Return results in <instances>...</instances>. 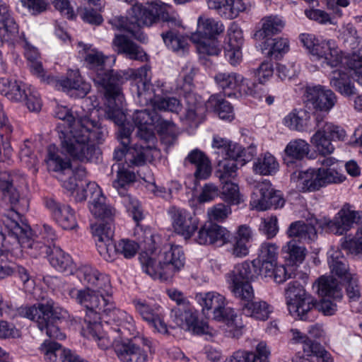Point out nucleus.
Returning a JSON list of instances; mask_svg holds the SVG:
<instances>
[{
    "label": "nucleus",
    "mask_w": 362,
    "mask_h": 362,
    "mask_svg": "<svg viewBox=\"0 0 362 362\" xmlns=\"http://www.w3.org/2000/svg\"><path fill=\"white\" fill-rule=\"evenodd\" d=\"M282 253L289 264H298L304 261L307 250L299 245L295 240H291L282 247Z\"/></svg>",
    "instance_id": "3c124183"
},
{
    "label": "nucleus",
    "mask_w": 362,
    "mask_h": 362,
    "mask_svg": "<svg viewBox=\"0 0 362 362\" xmlns=\"http://www.w3.org/2000/svg\"><path fill=\"white\" fill-rule=\"evenodd\" d=\"M237 159L225 158L223 160L218 162L216 175L221 182L227 181L229 178H234L236 176L238 170Z\"/></svg>",
    "instance_id": "680f3d73"
},
{
    "label": "nucleus",
    "mask_w": 362,
    "mask_h": 362,
    "mask_svg": "<svg viewBox=\"0 0 362 362\" xmlns=\"http://www.w3.org/2000/svg\"><path fill=\"white\" fill-rule=\"evenodd\" d=\"M61 149L62 148H61ZM62 153L68 156L63 150H62V152H59L55 145H49L48 146L47 155L45 159L48 170L59 173L70 170L71 161L69 158H63L62 156ZM71 158H74L72 156Z\"/></svg>",
    "instance_id": "4c0bfd02"
},
{
    "label": "nucleus",
    "mask_w": 362,
    "mask_h": 362,
    "mask_svg": "<svg viewBox=\"0 0 362 362\" xmlns=\"http://www.w3.org/2000/svg\"><path fill=\"white\" fill-rule=\"evenodd\" d=\"M315 132L310 137L311 144L321 156H326L333 153L335 148L332 141H344L346 132L333 123L324 121L319 113L315 114Z\"/></svg>",
    "instance_id": "1a4fd4ad"
},
{
    "label": "nucleus",
    "mask_w": 362,
    "mask_h": 362,
    "mask_svg": "<svg viewBox=\"0 0 362 362\" xmlns=\"http://www.w3.org/2000/svg\"><path fill=\"white\" fill-rule=\"evenodd\" d=\"M313 287L316 288V292L322 298L340 299L342 297L338 281L332 276H322L320 277Z\"/></svg>",
    "instance_id": "a19ab883"
},
{
    "label": "nucleus",
    "mask_w": 362,
    "mask_h": 362,
    "mask_svg": "<svg viewBox=\"0 0 362 362\" xmlns=\"http://www.w3.org/2000/svg\"><path fill=\"white\" fill-rule=\"evenodd\" d=\"M168 214L174 231L185 240L190 239L198 229V220L187 210L173 206L169 208Z\"/></svg>",
    "instance_id": "6ab92c4d"
},
{
    "label": "nucleus",
    "mask_w": 362,
    "mask_h": 362,
    "mask_svg": "<svg viewBox=\"0 0 362 362\" xmlns=\"http://www.w3.org/2000/svg\"><path fill=\"white\" fill-rule=\"evenodd\" d=\"M231 235L226 228L215 224H205L200 228L195 238L199 245H214L221 247L230 241Z\"/></svg>",
    "instance_id": "a878e982"
},
{
    "label": "nucleus",
    "mask_w": 362,
    "mask_h": 362,
    "mask_svg": "<svg viewBox=\"0 0 362 362\" xmlns=\"http://www.w3.org/2000/svg\"><path fill=\"white\" fill-rule=\"evenodd\" d=\"M300 40L313 57L322 67H336L341 62L340 52L332 40H319L312 34H301Z\"/></svg>",
    "instance_id": "9d476101"
},
{
    "label": "nucleus",
    "mask_w": 362,
    "mask_h": 362,
    "mask_svg": "<svg viewBox=\"0 0 362 362\" xmlns=\"http://www.w3.org/2000/svg\"><path fill=\"white\" fill-rule=\"evenodd\" d=\"M98 104L97 98L93 96L83 99L81 110H76L74 113L66 106L56 107L55 117L68 124V129L59 134L60 146L74 159L90 161L95 152V144L105 140V128L91 117L98 112Z\"/></svg>",
    "instance_id": "f03ea898"
},
{
    "label": "nucleus",
    "mask_w": 362,
    "mask_h": 362,
    "mask_svg": "<svg viewBox=\"0 0 362 362\" xmlns=\"http://www.w3.org/2000/svg\"><path fill=\"white\" fill-rule=\"evenodd\" d=\"M253 171L260 175H275L279 170V163L269 152L260 154L253 162Z\"/></svg>",
    "instance_id": "ea45409f"
},
{
    "label": "nucleus",
    "mask_w": 362,
    "mask_h": 362,
    "mask_svg": "<svg viewBox=\"0 0 362 362\" xmlns=\"http://www.w3.org/2000/svg\"><path fill=\"white\" fill-rule=\"evenodd\" d=\"M157 113L156 111L147 109L136 110L132 116V120L138 129L137 136L147 143L154 144V134Z\"/></svg>",
    "instance_id": "393cba45"
},
{
    "label": "nucleus",
    "mask_w": 362,
    "mask_h": 362,
    "mask_svg": "<svg viewBox=\"0 0 362 362\" xmlns=\"http://www.w3.org/2000/svg\"><path fill=\"white\" fill-rule=\"evenodd\" d=\"M133 304L136 311L141 315V318L158 332L161 334L168 333V327L163 319L159 305H150L146 300L140 298L134 299Z\"/></svg>",
    "instance_id": "b1692460"
},
{
    "label": "nucleus",
    "mask_w": 362,
    "mask_h": 362,
    "mask_svg": "<svg viewBox=\"0 0 362 362\" xmlns=\"http://www.w3.org/2000/svg\"><path fill=\"white\" fill-rule=\"evenodd\" d=\"M127 78L131 82V91L136 101L141 105L151 104L154 110H159L177 112L181 110V104L175 97H160L156 93L155 86L161 88L163 83L157 81L154 85L151 83V76L150 69L144 66L137 69H129L127 71Z\"/></svg>",
    "instance_id": "39448f33"
},
{
    "label": "nucleus",
    "mask_w": 362,
    "mask_h": 362,
    "mask_svg": "<svg viewBox=\"0 0 362 362\" xmlns=\"http://www.w3.org/2000/svg\"><path fill=\"white\" fill-rule=\"evenodd\" d=\"M51 265L57 270L66 274H73L74 264L71 256L59 247L53 246L49 255Z\"/></svg>",
    "instance_id": "c03bdc74"
},
{
    "label": "nucleus",
    "mask_w": 362,
    "mask_h": 362,
    "mask_svg": "<svg viewBox=\"0 0 362 362\" xmlns=\"http://www.w3.org/2000/svg\"><path fill=\"white\" fill-rule=\"evenodd\" d=\"M190 163L196 167L194 175L200 180L207 179L211 174L210 160L206 155L198 149L192 151L186 158Z\"/></svg>",
    "instance_id": "79ce46f5"
},
{
    "label": "nucleus",
    "mask_w": 362,
    "mask_h": 362,
    "mask_svg": "<svg viewBox=\"0 0 362 362\" xmlns=\"http://www.w3.org/2000/svg\"><path fill=\"white\" fill-rule=\"evenodd\" d=\"M270 351L265 342H259L256 352L238 350L228 357L225 362H268Z\"/></svg>",
    "instance_id": "473e14b6"
},
{
    "label": "nucleus",
    "mask_w": 362,
    "mask_h": 362,
    "mask_svg": "<svg viewBox=\"0 0 362 362\" xmlns=\"http://www.w3.org/2000/svg\"><path fill=\"white\" fill-rule=\"evenodd\" d=\"M20 314L29 320L45 318V320L57 322L65 318L67 312L50 300L45 304L39 303L37 305L21 308Z\"/></svg>",
    "instance_id": "aec40b11"
},
{
    "label": "nucleus",
    "mask_w": 362,
    "mask_h": 362,
    "mask_svg": "<svg viewBox=\"0 0 362 362\" xmlns=\"http://www.w3.org/2000/svg\"><path fill=\"white\" fill-rule=\"evenodd\" d=\"M13 127L8 118L2 114L0 115V139L4 153L9 156L12 151L11 140L12 138Z\"/></svg>",
    "instance_id": "e2e57ef3"
},
{
    "label": "nucleus",
    "mask_w": 362,
    "mask_h": 362,
    "mask_svg": "<svg viewBox=\"0 0 362 362\" xmlns=\"http://www.w3.org/2000/svg\"><path fill=\"white\" fill-rule=\"evenodd\" d=\"M211 146L217 153L226 158H238L243 153L242 146L218 135L213 136Z\"/></svg>",
    "instance_id": "09e8293b"
},
{
    "label": "nucleus",
    "mask_w": 362,
    "mask_h": 362,
    "mask_svg": "<svg viewBox=\"0 0 362 362\" xmlns=\"http://www.w3.org/2000/svg\"><path fill=\"white\" fill-rule=\"evenodd\" d=\"M149 144L146 146L135 144L127 149L126 155V164L132 168L145 164L149 158Z\"/></svg>",
    "instance_id": "864d4df0"
},
{
    "label": "nucleus",
    "mask_w": 362,
    "mask_h": 362,
    "mask_svg": "<svg viewBox=\"0 0 362 362\" xmlns=\"http://www.w3.org/2000/svg\"><path fill=\"white\" fill-rule=\"evenodd\" d=\"M327 262L332 274L345 280L353 276L349 272L346 260L338 248L332 247L327 252Z\"/></svg>",
    "instance_id": "e433bc0d"
},
{
    "label": "nucleus",
    "mask_w": 362,
    "mask_h": 362,
    "mask_svg": "<svg viewBox=\"0 0 362 362\" xmlns=\"http://www.w3.org/2000/svg\"><path fill=\"white\" fill-rule=\"evenodd\" d=\"M240 300L245 315L258 320H267L272 313V308L265 301L254 302V291L250 298H237Z\"/></svg>",
    "instance_id": "2f4dec72"
},
{
    "label": "nucleus",
    "mask_w": 362,
    "mask_h": 362,
    "mask_svg": "<svg viewBox=\"0 0 362 362\" xmlns=\"http://www.w3.org/2000/svg\"><path fill=\"white\" fill-rule=\"evenodd\" d=\"M86 189H81V194L78 192L75 200L83 202L90 197L89 209L90 213L97 218L104 221H112L115 210L106 203L100 188L95 182L86 183Z\"/></svg>",
    "instance_id": "f3484780"
},
{
    "label": "nucleus",
    "mask_w": 362,
    "mask_h": 362,
    "mask_svg": "<svg viewBox=\"0 0 362 362\" xmlns=\"http://www.w3.org/2000/svg\"><path fill=\"white\" fill-rule=\"evenodd\" d=\"M112 221L107 220L105 223L95 224L92 226L96 247H98L100 243H106L112 241L114 227Z\"/></svg>",
    "instance_id": "bf43d9fd"
},
{
    "label": "nucleus",
    "mask_w": 362,
    "mask_h": 362,
    "mask_svg": "<svg viewBox=\"0 0 362 362\" xmlns=\"http://www.w3.org/2000/svg\"><path fill=\"white\" fill-rule=\"evenodd\" d=\"M29 88L31 87L22 82L6 78H0V92L11 101H24Z\"/></svg>",
    "instance_id": "72a5a7b5"
},
{
    "label": "nucleus",
    "mask_w": 362,
    "mask_h": 362,
    "mask_svg": "<svg viewBox=\"0 0 362 362\" xmlns=\"http://www.w3.org/2000/svg\"><path fill=\"white\" fill-rule=\"evenodd\" d=\"M284 21L277 16H269L262 19V28L254 34V38L262 40L268 36L278 34L284 28Z\"/></svg>",
    "instance_id": "a18cd8bd"
},
{
    "label": "nucleus",
    "mask_w": 362,
    "mask_h": 362,
    "mask_svg": "<svg viewBox=\"0 0 362 362\" xmlns=\"http://www.w3.org/2000/svg\"><path fill=\"white\" fill-rule=\"evenodd\" d=\"M310 145L304 139H295L291 140L284 150V160L293 163L296 160H301L308 155Z\"/></svg>",
    "instance_id": "58836bf2"
},
{
    "label": "nucleus",
    "mask_w": 362,
    "mask_h": 362,
    "mask_svg": "<svg viewBox=\"0 0 362 362\" xmlns=\"http://www.w3.org/2000/svg\"><path fill=\"white\" fill-rule=\"evenodd\" d=\"M78 47L87 66L96 71L93 81L104 93L106 100L105 117L117 125H121L125 119L122 110L124 98L120 88V84L124 82L123 78L113 71L104 69L105 57L91 45L79 42Z\"/></svg>",
    "instance_id": "7ed1b4c3"
},
{
    "label": "nucleus",
    "mask_w": 362,
    "mask_h": 362,
    "mask_svg": "<svg viewBox=\"0 0 362 362\" xmlns=\"http://www.w3.org/2000/svg\"><path fill=\"white\" fill-rule=\"evenodd\" d=\"M250 185L254 188L250 204L252 209L265 211L272 206L277 209L284 205L285 201L281 193L279 191H274L269 180L254 181Z\"/></svg>",
    "instance_id": "dca6fc26"
},
{
    "label": "nucleus",
    "mask_w": 362,
    "mask_h": 362,
    "mask_svg": "<svg viewBox=\"0 0 362 362\" xmlns=\"http://www.w3.org/2000/svg\"><path fill=\"white\" fill-rule=\"evenodd\" d=\"M77 278L87 285V287L96 288L98 292H104L106 296L112 295L109 277L89 265H83L76 270Z\"/></svg>",
    "instance_id": "412c9836"
},
{
    "label": "nucleus",
    "mask_w": 362,
    "mask_h": 362,
    "mask_svg": "<svg viewBox=\"0 0 362 362\" xmlns=\"http://www.w3.org/2000/svg\"><path fill=\"white\" fill-rule=\"evenodd\" d=\"M155 129L161 136L162 141L168 144H173L178 136V129L175 124L169 120L160 118L157 114Z\"/></svg>",
    "instance_id": "603ef678"
},
{
    "label": "nucleus",
    "mask_w": 362,
    "mask_h": 362,
    "mask_svg": "<svg viewBox=\"0 0 362 362\" xmlns=\"http://www.w3.org/2000/svg\"><path fill=\"white\" fill-rule=\"evenodd\" d=\"M197 73L196 69L191 64L184 66L180 74L182 82L180 88L185 93L187 104L185 118L192 122V126L197 127L204 118L206 108L199 98L192 93L193 79Z\"/></svg>",
    "instance_id": "9b49d317"
},
{
    "label": "nucleus",
    "mask_w": 362,
    "mask_h": 362,
    "mask_svg": "<svg viewBox=\"0 0 362 362\" xmlns=\"http://www.w3.org/2000/svg\"><path fill=\"white\" fill-rule=\"evenodd\" d=\"M32 320L36 322L38 328L49 339L62 340L66 338L65 334L59 329L57 322L45 320V318Z\"/></svg>",
    "instance_id": "338daca9"
},
{
    "label": "nucleus",
    "mask_w": 362,
    "mask_h": 362,
    "mask_svg": "<svg viewBox=\"0 0 362 362\" xmlns=\"http://www.w3.org/2000/svg\"><path fill=\"white\" fill-rule=\"evenodd\" d=\"M6 42H9L12 45H18L25 49V55L30 62L37 61L40 57L39 52L36 47L33 46L25 38L23 32L19 33V30L13 35L7 37Z\"/></svg>",
    "instance_id": "6e6d98bb"
},
{
    "label": "nucleus",
    "mask_w": 362,
    "mask_h": 362,
    "mask_svg": "<svg viewBox=\"0 0 362 362\" xmlns=\"http://www.w3.org/2000/svg\"><path fill=\"white\" fill-rule=\"evenodd\" d=\"M256 267L253 262L247 261L236 264L226 274L228 288L237 298H250L253 288L250 282L256 278Z\"/></svg>",
    "instance_id": "f8f14e48"
},
{
    "label": "nucleus",
    "mask_w": 362,
    "mask_h": 362,
    "mask_svg": "<svg viewBox=\"0 0 362 362\" xmlns=\"http://www.w3.org/2000/svg\"><path fill=\"white\" fill-rule=\"evenodd\" d=\"M285 294L288 312L295 318L307 320L308 314L315 309L316 300L298 281L290 282Z\"/></svg>",
    "instance_id": "4468645a"
},
{
    "label": "nucleus",
    "mask_w": 362,
    "mask_h": 362,
    "mask_svg": "<svg viewBox=\"0 0 362 362\" xmlns=\"http://www.w3.org/2000/svg\"><path fill=\"white\" fill-rule=\"evenodd\" d=\"M13 179L8 172H0V193L8 197L11 204L16 206V210H20L16 204L20 202V195L13 185Z\"/></svg>",
    "instance_id": "5fc2aeb1"
},
{
    "label": "nucleus",
    "mask_w": 362,
    "mask_h": 362,
    "mask_svg": "<svg viewBox=\"0 0 362 362\" xmlns=\"http://www.w3.org/2000/svg\"><path fill=\"white\" fill-rule=\"evenodd\" d=\"M30 226L23 221L18 211L11 209L0 216V246L4 243L13 244L16 248L21 247L30 253L37 256L41 253H48L49 247L31 238Z\"/></svg>",
    "instance_id": "423d86ee"
},
{
    "label": "nucleus",
    "mask_w": 362,
    "mask_h": 362,
    "mask_svg": "<svg viewBox=\"0 0 362 362\" xmlns=\"http://www.w3.org/2000/svg\"><path fill=\"white\" fill-rule=\"evenodd\" d=\"M45 206L54 220L63 229L72 230L77 226L75 212L69 205L49 198L45 200Z\"/></svg>",
    "instance_id": "cd10ccee"
},
{
    "label": "nucleus",
    "mask_w": 362,
    "mask_h": 362,
    "mask_svg": "<svg viewBox=\"0 0 362 362\" xmlns=\"http://www.w3.org/2000/svg\"><path fill=\"white\" fill-rule=\"evenodd\" d=\"M47 282L53 289L61 291L64 295L67 293L71 299L87 309L83 334L97 342L101 349H108L112 342L110 337L106 336V329L110 328V334L113 332L122 334L135 332L133 317L124 310L117 308L110 296L89 287L79 290L67 287L65 282L57 276L50 277Z\"/></svg>",
    "instance_id": "f257e3e1"
},
{
    "label": "nucleus",
    "mask_w": 362,
    "mask_h": 362,
    "mask_svg": "<svg viewBox=\"0 0 362 362\" xmlns=\"http://www.w3.org/2000/svg\"><path fill=\"white\" fill-rule=\"evenodd\" d=\"M330 85L344 96H351L356 93V88L351 82L349 73L341 69L332 72Z\"/></svg>",
    "instance_id": "37998d69"
},
{
    "label": "nucleus",
    "mask_w": 362,
    "mask_h": 362,
    "mask_svg": "<svg viewBox=\"0 0 362 362\" xmlns=\"http://www.w3.org/2000/svg\"><path fill=\"white\" fill-rule=\"evenodd\" d=\"M160 238L144 232V251L139 255L142 270L153 279L168 281L185 264V255L177 245L158 247Z\"/></svg>",
    "instance_id": "20e7f679"
},
{
    "label": "nucleus",
    "mask_w": 362,
    "mask_h": 362,
    "mask_svg": "<svg viewBox=\"0 0 362 362\" xmlns=\"http://www.w3.org/2000/svg\"><path fill=\"white\" fill-rule=\"evenodd\" d=\"M319 169L323 187L329 185L341 184L346 179V175L339 167Z\"/></svg>",
    "instance_id": "774afa93"
},
{
    "label": "nucleus",
    "mask_w": 362,
    "mask_h": 362,
    "mask_svg": "<svg viewBox=\"0 0 362 362\" xmlns=\"http://www.w3.org/2000/svg\"><path fill=\"white\" fill-rule=\"evenodd\" d=\"M47 83L54 85L57 89L66 93L76 92L78 97H84L90 90V85L82 80L78 71H70L66 77L57 78L48 76Z\"/></svg>",
    "instance_id": "4be33fe9"
},
{
    "label": "nucleus",
    "mask_w": 362,
    "mask_h": 362,
    "mask_svg": "<svg viewBox=\"0 0 362 362\" xmlns=\"http://www.w3.org/2000/svg\"><path fill=\"white\" fill-rule=\"evenodd\" d=\"M307 105L317 112L328 113L335 105L337 98L334 93L321 85L307 86L305 91Z\"/></svg>",
    "instance_id": "a211bd4d"
},
{
    "label": "nucleus",
    "mask_w": 362,
    "mask_h": 362,
    "mask_svg": "<svg viewBox=\"0 0 362 362\" xmlns=\"http://www.w3.org/2000/svg\"><path fill=\"white\" fill-rule=\"evenodd\" d=\"M208 6L223 18L233 19L246 9L244 0H208Z\"/></svg>",
    "instance_id": "7c9ffc66"
},
{
    "label": "nucleus",
    "mask_w": 362,
    "mask_h": 362,
    "mask_svg": "<svg viewBox=\"0 0 362 362\" xmlns=\"http://www.w3.org/2000/svg\"><path fill=\"white\" fill-rule=\"evenodd\" d=\"M63 349L61 344L49 339L45 340L39 348L40 354L46 362H57Z\"/></svg>",
    "instance_id": "052dcab7"
},
{
    "label": "nucleus",
    "mask_w": 362,
    "mask_h": 362,
    "mask_svg": "<svg viewBox=\"0 0 362 362\" xmlns=\"http://www.w3.org/2000/svg\"><path fill=\"white\" fill-rule=\"evenodd\" d=\"M360 218V212L352 209L351 205L346 204L333 219L327 221L325 224L329 232L337 235H343L349 230L353 223L358 221Z\"/></svg>",
    "instance_id": "bb28decb"
},
{
    "label": "nucleus",
    "mask_w": 362,
    "mask_h": 362,
    "mask_svg": "<svg viewBox=\"0 0 362 362\" xmlns=\"http://www.w3.org/2000/svg\"><path fill=\"white\" fill-rule=\"evenodd\" d=\"M110 328L106 329V336H110L116 356L120 362H148V353L152 352V342L144 336L134 337L132 339H122L134 333L111 332Z\"/></svg>",
    "instance_id": "6e6552de"
},
{
    "label": "nucleus",
    "mask_w": 362,
    "mask_h": 362,
    "mask_svg": "<svg viewBox=\"0 0 362 362\" xmlns=\"http://www.w3.org/2000/svg\"><path fill=\"white\" fill-rule=\"evenodd\" d=\"M170 6L160 1H155L145 6L144 14L146 17L151 15L153 17L152 25L160 18L169 27H177L181 25V21L178 14L175 12L170 13Z\"/></svg>",
    "instance_id": "c756f323"
},
{
    "label": "nucleus",
    "mask_w": 362,
    "mask_h": 362,
    "mask_svg": "<svg viewBox=\"0 0 362 362\" xmlns=\"http://www.w3.org/2000/svg\"><path fill=\"white\" fill-rule=\"evenodd\" d=\"M287 235L307 243L315 241L317 237L315 228L301 221L292 223L287 230Z\"/></svg>",
    "instance_id": "49530a36"
},
{
    "label": "nucleus",
    "mask_w": 362,
    "mask_h": 362,
    "mask_svg": "<svg viewBox=\"0 0 362 362\" xmlns=\"http://www.w3.org/2000/svg\"><path fill=\"white\" fill-rule=\"evenodd\" d=\"M196 300L204 314L211 311L215 320L225 322V332L228 337L238 338L242 334L243 325L241 319L233 309L226 307L224 296L216 291H209L197 293Z\"/></svg>",
    "instance_id": "0eeeda50"
},
{
    "label": "nucleus",
    "mask_w": 362,
    "mask_h": 362,
    "mask_svg": "<svg viewBox=\"0 0 362 362\" xmlns=\"http://www.w3.org/2000/svg\"><path fill=\"white\" fill-rule=\"evenodd\" d=\"M291 182L301 192H310L323 187L320 169L309 168L293 173Z\"/></svg>",
    "instance_id": "c85d7f7f"
},
{
    "label": "nucleus",
    "mask_w": 362,
    "mask_h": 362,
    "mask_svg": "<svg viewBox=\"0 0 362 362\" xmlns=\"http://www.w3.org/2000/svg\"><path fill=\"white\" fill-rule=\"evenodd\" d=\"M221 187V198L229 205H238L243 199L238 185L231 182H223Z\"/></svg>",
    "instance_id": "0e129e2a"
},
{
    "label": "nucleus",
    "mask_w": 362,
    "mask_h": 362,
    "mask_svg": "<svg viewBox=\"0 0 362 362\" xmlns=\"http://www.w3.org/2000/svg\"><path fill=\"white\" fill-rule=\"evenodd\" d=\"M170 317L177 326L193 334L214 336L216 333L208 324L199 321L197 313L189 303L173 308Z\"/></svg>",
    "instance_id": "2eb2a0df"
},
{
    "label": "nucleus",
    "mask_w": 362,
    "mask_h": 362,
    "mask_svg": "<svg viewBox=\"0 0 362 362\" xmlns=\"http://www.w3.org/2000/svg\"><path fill=\"white\" fill-rule=\"evenodd\" d=\"M217 86L223 90H234L241 95H252L254 83L241 74L235 72H219L214 76Z\"/></svg>",
    "instance_id": "5701e85b"
},
{
    "label": "nucleus",
    "mask_w": 362,
    "mask_h": 362,
    "mask_svg": "<svg viewBox=\"0 0 362 362\" xmlns=\"http://www.w3.org/2000/svg\"><path fill=\"white\" fill-rule=\"evenodd\" d=\"M193 42L197 43V52L201 55L218 56L221 51V45L215 38H197V35L192 36Z\"/></svg>",
    "instance_id": "13d9d810"
},
{
    "label": "nucleus",
    "mask_w": 362,
    "mask_h": 362,
    "mask_svg": "<svg viewBox=\"0 0 362 362\" xmlns=\"http://www.w3.org/2000/svg\"><path fill=\"white\" fill-rule=\"evenodd\" d=\"M112 45L117 53L124 54L131 59L143 61L146 57L143 49L124 35H116Z\"/></svg>",
    "instance_id": "f704fd0d"
},
{
    "label": "nucleus",
    "mask_w": 362,
    "mask_h": 362,
    "mask_svg": "<svg viewBox=\"0 0 362 362\" xmlns=\"http://www.w3.org/2000/svg\"><path fill=\"white\" fill-rule=\"evenodd\" d=\"M0 29L4 30L2 35V45L11 35L17 33L18 25L9 13L8 6L0 1Z\"/></svg>",
    "instance_id": "8fccbe9b"
},
{
    "label": "nucleus",
    "mask_w": 362,
    "mask_h": 362,
    "mask_svg": "<svg viewBox=\"0 0 362 362\" xmlns=\"http://www.w3.org/2000/svg\"><path fill=\"white\" fill-rule=\"evenodd\" d=\"M283 124L292 131H310V115L305 110L296 109L284 117Z\"/></svg>",
    "instance_id": "c9c22d12"
},
{
    "label": "nucleus",
    "mask_w": 362,
    "mask_h": 362,
    "mask_svg": "<svg viewBox=\"0 0 362 362\" xmlns=\"http://www.w3.org/2000/svg\"><path fill=\"white\" fill-rule=\"evenodd\" d=\"M207 107H211L222 119L231 120L234 117L230 104L217 95H212L207 102Z\"/></svg>",
    "instance_id": "4d7b16f0"
},
{
    "label": "nucleus",
    "mask_w": 362,
    "mask_h": 362,
    "mask_svg": "<svg viewBox=\"0 0 362 362\" xmlns=\"http://www.w3.org/2000/svg\"><path fill=\"white\" fill-rule=\"evenodd\" d=\"M224 30L223 25L213 18L200 16L197 21V31L195 35L202 38H215Z\"/></svg>",
    "instance_id": "de8ad7c7"
},
{
    "label": "nucleus",
    "mask_w": 362,
    "mask_h": 362,
    "mask_svg": "<svg viewBox=\"0 0 362 362\" xmlns=\"http://www.w3.org/2000/svg\"><path fill=\"white\" fill-rule=\"evenodd\" d=\"M339 37L352 49L362 46V39L358 36L357 30L351 23L345 24L341 27Z\"/></svg>",
    "instance_id": "69168bd1"
},
{
    "label": "nucleus",
    "mask_w": 362,
    "mask_h": 362,
    "mask_svg": "<svg viewBox=\"0 0 362 362\" xmlns=\"http://www.w3.org/2000/svg\"><path fill=\"white\" fill-rule=\"evenodd\" d=\"M145 6L136 4L128 11V16L124 18L120 16H112L109 23L113 28L129 33L137 40L144 42L146 40V35L141 31L143 25L151 26L152 25V16L146 17L144 14Z\"/></svg>",
    "instance_id": "ddd939ff"
}]
</instances>
